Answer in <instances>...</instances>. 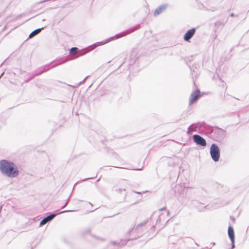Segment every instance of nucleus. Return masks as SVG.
<instances>
[{
    "mask_svg": "<svg viewBox=\"0 0 249 249\" xmlns=\"http://www.w3.org/2000/svg\"><path fill=\"white\" fill-rule=\"evenodd\" d=\"M142 24V23L138 24V25L131 28L129 29L126 30L124 31V32H122L120 33L117 34L116 35H115L114 36H112V37L106 39V40H105L104 41L98 42L95 43L87 47L82 48L81 49H79V57L80 56H82V55L85 54L86 53L95 49L98 46L103 45L110 42V41L121 38L122 37L124 36L127 35H129V34L134 32V31H135L140 28L141 25Z\"/></svg>",
    "mask_w": 249,
    "mask_h": 249,
    "instance_id": "obj_1",
    "label": "nucleus"
},
{
    "mask_svg": "<svg viewBox=\"0 0 249 249\" xmlns=\"http://www.w3.org/2000/svg\"><path fill=\"white\" fill-rule=\"evenodd\" d=\"M0 171L2 175L11 178H16L19 174L16 165L13 162L6 160H0Z\"/></svg>",
    "mask_w": 249,
    "mask_h": 249,
    "instance_id": "obj_2",
    "label": "nucleus"
},
{
    "mask_svg": "<svg viewBox=\"0 0 249 249\" xmlns=\"http://www.w3.org/2000/svg\"><path fill=\"white\" fill-rule=\"evenodd\" d=\"M211 158L214 162H217L220 157V151L218 145L214 143L211 144L210 149Z\"/></svg>",
    "mask_w": 249,
    "mask_h": 249,
    "instance_id": "obj_3",
    "label": "nucleus"
},
{
    "mask_svg": "<svg viewBox=\"0 0 249 249\" xmlns=\"http://www.w3.org/2000/svg\"><path fill=\"white\" fill-rule=\"evenodd\" d=\"M213 132L216 140L218 141L223 140L225 137L226 131L217 126H215L214 129H213Z\"/></svg>",
    "mask_w": 249,
    "mask_h": 249,
    "instance_id": "obj_4",
    "label": "nucleus"
},
{
    "mask_svg": "<svg viewBox=\"0 0 249 249\" xmlns=\"http://www.w3.org/2000/svg\"><path fill=\"white\" fill-rule=\"evenodd\" d=\"M193 139L194 142H195L196 145L203 147L206 146L207 145L205 139L198 134L194 135L193 136Z\"/></svg>",
    "mask_w": 249,
    "mask_h": 249,
    "instance_id": "obj_5",
    "label": "nucleus"
},
{
    "mask_svg": "<svg viewBox=\"0 0 249 249\" xmlns=\"http://www.w3.org/2000/svg\"><path fill=\"white\" fill-rule=\"evenodd\" d=\"M146 222H144L138 224L135 227H134L132 229L128 231V233L130 234L131 233L134 232L137 234V237H141V236H142L143 233V231L141 229H140V228Z\"/></svg>",
    "mask_w": 249,
    "mask_h": 249,
    "instance_id": "obj_6",
    "label": "nucleus"
},
{
    "mask_svg": "<svg viewBox=\"0 0 249 249\" xmlns=\"http://www.w3.org/2000/svg\"><path fill=\"white\" fill-rule=\"evenodd\" d=\"M228 234L231 243V249H233L235 248V234L233 228L231 225H230L228 227Z\"/></svg>",
    "mask_w": 249,
    "mask_h": 249,
    "instance_id": "obj_7",
    "label": "nucleus"
},
{
    "mask_svg": "<svg viewBox=\"0 0 249 249\" xmlns=\"http://www.w3.org/2000/svg\"><path fill=\"white\" fill-rule=\"evenodd\" d=\"M200 97V92L198 89L193 91L190 97L189 105H192Z\"/></svg>",
    "mask_w": 249,
    "mask_h": 249,
    "instance_id": "obj_8",
    "label": "nucleus"
},
{
    "mask_svg": "<svg viewBox=\"0 0 249 249\" xmlns=\"http://www.w3.org/2000/svg\"><path fill=\"white\" fill-rule=\"evenodd\" d=\"M196 32V28H192L188 30L184 35L183 39L185 41H189L193 37Z\"/></svg>",
    "mask_w": 249,
    "mask_h": 249,
    "instance_id": "obj_9",
    "label": "nucleus"
},
{
    "mask_svg": "<svg viewBox=\"0 0 249 249\" xmlns=\"http://www.w3.org/2000/svg\"><path fill=\"white\" fill-rule=\"evenodd\" d=\"M42 21H47V22L44 24V26L42 27V28L36 29L34 31H33L29 35V38H32L34 36H36V35H37L38 33H39L41 32L42 29H43L44 27H45L51 23V21L49 20L46 19V18L42 19Z\"/></svg>",
    "mask_w": 249,
    "mask_h": 249,
    "instance_id": "obj_10",
    "label": "nucleus"
},
{
    "mask_svg": "<svg viewBox=\"0 0 249 249\" xmlns=\"http://www.w3.org/2000/svg\"><path fill=\"white\" fill-rule=\"evenodd\" d=\"M168 7L167 4H162L157 7L154 11V15L156 16L162 13Z\"/></svg>",
    "mask_w": 249,
    "mask_h": 249,
    "instance_id": "obj_11",
    "label": "nucleus"
},
{
    "mask_svg": "<svg viewBox=\"0 0 249 249\" xmlns=\"http://www.w3.org/2000/svg\"><path fill=\"white\" fill-rule=\"evenodd\" d=\"M56 215L57 214L52 213L50 214L49 215L47 216L40 221L39 225H44L47 222L51 221L55 217Z\"/></svg>",
    "mask_w": 249,
    "mask_h": 249,
    "instance_id": "obj_12",
    "label": "nucleus"
},
{
    "mask_svg": "<svg viewBox=\"0 0 249 249\" xmlns=\"http://www.w3.org/2000/svg\"><path fill=\"white\" fill-rule=\"evenodd\" d=\"M198 125H199V128H204V129L207 130L210 132H212L213 131V127L208 124H207L204 122H198L197 123Z\"/></svg>",
    "mask_w": 249,
    "mask_h": 249,
    "instance_id": "obj_13",
    "label": "nucleus"
},
{
    "mask_svg": "<svg viewBox=\"0 0 249 249\" xmlns=\"http://www.w3.org/2000/svg\"><path fill=\"white\" fill-rule=\"evenodd\" d=\"M198 127V125L197 124V123L192 124L188 128L187 133L188 135H191L193 132L196 131V129Z\"/></svg>",
    "mask_w": 249,
    "mask_h": 249,
    "instance_id": "obj_14",
    "label": "nucleus"
},
{
    "mask_svg": "<svg viewBox=\"0 0 249 249\" xmlns=\"http://www.w3.org/2000/svg\"><path fill=\"white\" fill-rule=\"evenodd\" d=\"M227 21V20H223L222 21H216L214 23V26H215L216 28L218 29L220 27H222L224 25L225 23H226Z\"/></svg>",
    "mask_w": 249,
    "mask_h": 249,
    "instance_id": "obj_15",
    "label": "nucleus"
},
{
    "mask_svg": "<svg viewBox=\"0 0 249 249\" xmlns=\"http://www.w3.org/2000/svg\"><path fill=\"white\" fill-rule=\"evenodd\" d=\"M138 57L137 56V51L133 50L130 55V59L135 61Z\"/></svg>",
    "mask_w": 249,
    "mask_h": 249,
    "instance_id": "obj_16",
    "label": "nucleus"
},
{
    "mask_svg": "<svg viewBox=\"0 0 249 249\" xmlns=\"http://www.w3.org/2000/svg\"><path fill=\"white\" fill-rule=\"evenodd\" d=\"M78 52V48L77 47H73L71 49L70 53H74Z\"/></svg>",
    "mask_w": 249,
    "mask_h": 249,
    "instance_id": "obj_17",
    "label": "nucleus"
},
{
    "mask_svg": "<svg viewBox=\"0 0 249 249\" xmlns=\"http://www.w3.org/2000/svg\"><path fill=\"white\" fill-rule=\"evenodd\" d=\"M161 216L162 215H160L158 218H157V221H156V223H158L159 222H160V220H161Z\"/></svg>",
    "mask_w": 249,
    "mask_h": 249,
    "instance_id": "obj_18",
    "label": "nucleus"
},
{
    "mask_svg": "<svg viewBox=\"0 0 249 249\" xmlns=\"http://www.w3.org/2000/svg\"><path fill=\"white\" fill-rule=\"evenodd\" d=\"M88 77L89 76H87L82 81L79 82V86H80Z\"/></svg>",
    "mask_w": 249,
    "mask_h": 249,
    "instance_id": "obj_19",
    "label": "nucleus"
},
{
    "mask_svg": "<svg viewBox=\"0 0 249 249\" xmlns=\"http://www.w3.org/2000/svg\"><path fill=\"white\" fill-rule=\"evenodd\" d=\"M86 205H87V208L88 209H89V208H88L89 206H90V207L92 206V204L91 203H90V202L86 203Z\"/></svg>",
    "mask_w": 249,
    "mask_h": 249,
    "instance_id": "obj_20",
    "label": "nucleus"
},
{
    "mask_svg": "<svg viewBox=\"0 0 249 249\" xmlns=\"http://www.w3.org/2000/svg\"><path fill=\"white\" fill-rule=\"evenodd\" d=\"M97 208H96L95 209H94V210H92V209H89L88 210H87V212L88 213H90V212H94L95 210H96Z\"/></svg>",
    "mask_w": 249,
    "mask_h": 249,
    "instance_id": "obj_21",
    "label": "nucleus"
},
{
    "mask_svg": "<svg viewBox=\"0 0 249 249\" xmlns=\"http://www.w3.org/2000/svg\"><path fill=\"white\" fill-rule=\"evenodd\" d=\"M71 211H72V210L64 211L60 212V213H58L57 214H60V213H65V212H71Z\"/></svg>",
    "mask_w": 249,
    "mask_h": 249,
    "instance_id": "obj_22",
    "label": "nucleus"
},
{
    "mask_svg": "<svg viewBox=\"0 0 249 249\" xmlns=\"http://www.w3.org/2000/svg\"><path fill=\"white\" fill-rule=\"evenodd\" d=\"M118 192H122V191H124V192H125V189H122V188H121V189L119 188V189H118Z\"/></svg>",
    "mask_w": 249,
    "mask_h": 249,
    "instance_id": "obj_23",
    "label": "nucleus"
},
{
    "mask_svg": "<svg viewBox=\"0 0 249 249\" xmlns=\"http://www.w3.org/2000/svg\"><path fill=\"white\" fill-rule=\"evenodd\" d=\"M90 231V229L89 228H88L86 230V233H89Z\"/></svg>",
    "mask_w": 249,
    "mask_h": 249,
    "instance_id": "obj_24",
    "label": "nucleus"
},
{
    "mask_svg": "<svg viewBox=\"0 0 249 249\" xmlns=\"http://www.w3.org/2000/svg\"><path fill=\"white\" fill-rule=\"evenodd\" d=\"M134 193H136V194H141V192H136V191H133Z\"/></svg>",
    "mask_w": 249,
    "mask_h": 249,
    "instance_id": "obj_25",
    "label": "nucleus"
},
{
    "mask_svg": "<svg viewBox=\"0 0 249 249\" xmlns=\"http://www.w3.org/2000/svg\"><path fill=\"white\" fill-rule=\"evenodd\" d=\"M166 209V207H163V208H162L160 209L159 210H160V211H162V210H165V209Z\"/></svg>",
    "mask_w": 249,
    "mask_h": 249,
    "instance_id": "obj_26",
    "label": "nucleus"
},
{
    "mask_svg": "<svg viewBox=\"0 0 249 249\" xmlns=\"http://www.w3.org/2000/svg\"><path fill=\"white\" fill-rule=\"evenodd\" d=\"M229 16H234V14H233V13H231V14H230V15H229Z\"/></svg>",
    "mask_w": 249,
    "mask_h": 249,
    "instance_id": "obj_27",
    "label": "nucleus"
},
{
    "mask_svg": "<svg viewBox=\"0 0 249 249\" xmlns=\"http://www.w3.org/2000/svg\"><path fill=\"white\" fill-rule=\"evenodd\" d=\"M96 238L99 239V240H103V239L102 238H99V237H95Z\"/></svg>",
    "mask_w": 249,
    "mask_h": 249,
    "instance_id": "obj_28",
    "label": "nucleus"
},
{
    "mask_svg": "<svg viewBox=\"0 0 249 249\" xmlns=\"http://www.w3.org/2000/svg\"><path fill=\"white\" fill-rule=\"evenodd\" d=\"M75 115H76V116L78 115V112H75Z\"/></svg>",
    "mask_w": 249,
    "mask_h": 249,
    "instance_id": "obj_29",
    "label": "nucleus"
},
{
    "mask_svg": "<svg viewBox=\"0 0 249 249\" xmlns=\"http://www.w3.org/2000/svg\"><path fill=\"white\" fill-rule=\"evenodd\" d=\"M248 231H249V227L247 228V229L246 230V233L248 232Z\"/></svg>",
    "mask_w": 249,
    "mask_h": 249,
    "instance_id": "obj_30",
    "label": "nucleus"
},
{
    "mask_svg": "<svg viewBox=\"0 0 249 249\" xmlns=\"http://www.w3.org/2000/svg\"><path fill=\"white\" fill-rule=\"evenodd\" d=\"M207 207V206H205L203 207V208H206Z\"/></svg>",
    "mask_w": 249,
    "mask_h": 249,
    "instance_id": "obj_31",
    "label": "nucleus"
},
{
    "mask_svg": "<svg viewBox=\"0 0 249 249\" xmlns=\"http://www.w3.org/2000/svg\"><path fill=\"white\" fill-rule=\"evenodd\" d=\"M67 203H66L65 204V205L64 206V207H64L66 205H67Z\"/></svg>",
    "mask_w": 249,
    "mask_h": 249,
    "instance_id": "obj_32",
    "label": "nucleus"
},
{
    "mask_svg": "<svg viewBox=\"0 0 249 249\" xmlns=\"http://www.w3.org/2000/svg\"><path fill=\"white\" fill-rule=\"evenodd\" d=\"M214 38H215L216 37V35H215V36H214Z\"/></svg>",
    "mask_w": 249,
    "mask_h": 249,
    "instance_id": "obj_33",
    "label": "nucleus"
},
{
    "mask_svg": "<svg viewBox=\"0 0 249 249\" xmlns=\"http://www.w3.org/2000/svg\"><path fill=\"white\" fill-rule=\"evenodd\" d=\"M214 38H215L216 37V35H215V36H214Z\"/></svg>",
    "mask_w": 249,
    "mask_h": 249,
    "instance_id": "obj_34",
    "label": "nucleus"
},
{
    "mask_svg": "<svg viewBox=\"0 0 249 249\" xmlns=\"http://www.w3.org/2000/svg\"><path fill=\"white\" fill-rule=\"evenodd\" d=\"M212 245H215V243H213Z\"/></svg>",
    "mask_w": 249,
    "mask_h": 249,
    "instance_id": "obj_35",
    "label": "nucleus"
},
{
    "mask_svg": "<svg viewBox=\"0 0 249 249\" xmlns=\"http://www.w3.org/2000/svg\"><path fill=\"white\" fill-rule=\"evenodd\" d=\"M88 178L87 179H89V178Z\"/></svg>",
    "mask_w": 249,
    "mask_h": 249,
    "instance_id": "obj_36",
    "label": "nucleus"
},
{
    "mask_svg": "<svg viewBox=\"0 0 249 249\" xmlns=\"http://www.w3.org/2000/svg\"><path fill=\"white\" fill-rule=\"evenodd\" d=\"M112 243H113V244H115V242H112Z\"/></svg>",
    "mask_w": 249,
    "mask_h": 249,
    "instance_id": "obj_37",
    "label": "nucleus"
}]
</instances>
